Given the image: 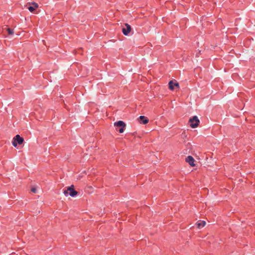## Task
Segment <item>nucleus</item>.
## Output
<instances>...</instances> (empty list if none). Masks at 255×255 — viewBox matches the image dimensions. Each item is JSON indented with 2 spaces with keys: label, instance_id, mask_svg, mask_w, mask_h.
Segmentation results:
<instances>
[{
  "label": "nucleus",
  "instance_id": "obj_5",
  "mask_svg": "<svg viewBox=\"0 0 255 255\" xmlns=\"http://www.w3.org/2000/svg\"><path fill=\"white\" fill-rule=\"evenodd\" d=\"M125 26L126 27H123L122 28V32L125 35L127 36L129 34V32H130L131 30V27L130 25L128 23L125 24Z\"/></svg>",
  "mask_w": 255,
  "mask_h": 255
},
{
  "label": "nucleus",
  "instance_id": "obj_6",
  "mask_svg": "<svg viewBox=\"0 0 255 255\" xmlns=\"http://www.w3.org/2000/svg\"><path fill=\"white\" fill-rule=\"evenodd\" d=\"M68 190L69 191V195L71 197H75L78 194V192L76 191L74 188V185H71V186L69 187Z\"/></svg>",
  "mask_w": 255,
  "mask_h": 255
},
{
  "label": "nucleus",
  "instance_id": "obj_8",
  "mask_svg": "<svg viewBox=\"0 0 255 255\" xmlns=\"http://www.w3.org/2000/svg\"><path fill=\"white\" fill-rule=\"evenodd\" d=\"M139 119L140 123L144 124V125H145V124H147L148 123V121H149V120L147 119V118L145 117L144 116H140L139 117Z\"/></svg>",
  "mask_w": 255,
  "mask_h": 255
},
{
  "label": "nucleus",
  "instance_id": "obj_11",
  "mask_svg": "<svg viewBox=\"0 0 255 255\" xmlns=\"http://www.w3.org/2000/svg\"><path fill=\"white\" fill-rule=\"evenodd\" d=\"M7 31L9 35H12L14 33L13 30L10 28H7Z\"/></svg>",
  "mask_w": 255,
  "mask_h": 255
},
{
  "label": "nucleus",
  "instance_id": "obj_4",
  "mask_svg": "<svg viewBox=\"0 0 255 255\" xmlns=\"http://www.w3.org/2000/svg\"><path fill=\"white\" fill-rule=\"evenodd\" d=\"M169 89L170 90H173L174 89V87H176L177 88H179V83L176 80H171L168 83Z\"/></svg>",
  "mask_w": 255,
  "mask_h": 255
},
{
  "label": "nucleus",
  "instance_id": "obj_2",
  "mask_svg": "<svg viewBox=\"0 0 255 255\" xmlns=\"http://www.w3.org/2000/svg\"><path fill=\"white\" fill-rule=\"evenodd\" d=\"M24 141L23 137H21L19 134L16 135L13 138L12 143L13 146L16 147L17 144H21Z\"/></svg>",
  "mask_w": 255,
  "mask_h": 255
},
{
  "label": "nucleus",
  "instance_id": "obj_3",
  "mask_svg": "<svg viewBox=\"0 0 255 255\" xmlns=\"http://www.w3.org/2000/svg\"><path fill=\"white\" fill-rule=\"evenodd\" d=\"M189 123H190V126L191 128H196L198 126L200 121L198 117L194 116L189 119Z\"/></svg>",
  "mask_w": 255,
  "mask_h": 255
},
{
  "label": "nucleus",
  "instance_id": "obj_10",
  "mask_svg": "<svg viewBox=\"0 0 255 255\" xmlns=\"http://www.w3.org/2000/svg\"><path fill=\"white\" fill-rule=\"evenodd\" d=\"M206 224L205 221H201L200 223H197V226L199 228H202L205 226Z\"/></svg>",
  "mask_w": 255,
  "mask_h": 255
},
{
  "label": "nucleus",
  "instance_id": "obj_9",
  "mask_svg": "<svg viewBox=\"0 0 255 255\" xmlns=\"http://www.w3.org/2000/svg\"><path fill=\"white\" fill-rule=\"evenodd\" d=\"M32 5L28 7V9L30 12H33L36 8L38 7V4L35 2H32Z\"/></svg>",
  "mask_w": 255,
  "mask_h": 255
},
{
  "label": "nucleus",
  "instance_id": "obj_13",
  "mask_svg": "<svg viewBox=\"0 0 255 255\" xmlns=\"http://www.w3.org/2000/svg\"><path fill=\"white\" fill-rule=\"evenodd\" d=\"M31 191L33 193H36V189L35 188H32Z\"/></svg>",
  "mask_w": 255,
  "mask_h": 255
},
{
  "label": "nucleus",
  "instance_id": "obj_7",
  "mask_svg": "<svg viewBox=\"0 0 255 255\" xmlns=\"http://www.w3.org/2000/svg\"><path fill=\"white\" fill-rule=\"evenodd\" d=\"M185 160H186V162H188L190 166L193 167L195 165V164H194L195 160L192 156H190V155L188 156L186 158Z\"/></svg>",
  "mask_w": 255,
  "mask_h": 255
},
{
  "label": "nucleus",
  "instance_id": "obj_1",
  "mask_svg": "<svg viewBox=\"0 0 255 255\" xmlns=\"http://www.w3.org/2000/svg\"><path fill=\"white\" fill-rule=\"evenodd\" d=\"M114 126L116 127V130L120 133L124 132L126 129V125L122 121H119L114 123Z\"/></svg>",
  "mask_w": 255,
  "mask_h": 255
},
{
  "label": "nucleus",
  "instance_id": "obj_12",
  "mask_svg": "<svg viewBox=\"0 0 255 255\" xmlns=\"http://www.w3.org/2000/svg\"><path fill=\"white\" fill-rule=\"evenodd\" d=\"M69 190H68V188H67V190H65L63 192V193L64 194V195L66 196H67L68 195H69Z\"/></svg>",
  "mask_w": 255,
  "mask_h": 255
}]
</instances>
